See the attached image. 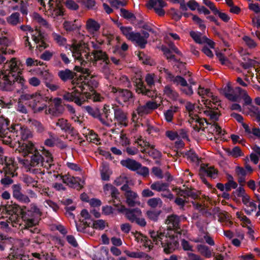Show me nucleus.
Segmentation results:
<instances>
[{"label":"nucleus","mask_w":260,"mask_h":260,"mask_svg":"<svg viewBox=\"0 0 260 260\" xmlns=\"http://www.w3.org/2000/svg\"><path fill=\"white\" fill-rule=\"evenodd\" d=\"M120 164L122 166L133 171H137L141 167L140 163L129 158L121 160Z\"/></svg>","instance_id":"obj_16"},{"label":"nucleus","mask_w":260,"mask_h":260,"mask_svg":"<svg viewBox=\"0 0 260 260\" xmlns=\"http://www.w3.org/2000/svg\"><path fill=\"white\" fill-rule=\"evenodd\" d=\"M200 171L207 174L208 177L215 178L217 174V171L212 167L206 168L204 167H201Z\"/></svg>","instance_id":"obj_41"},{"label":"nucleus","mask_w":260,"mask_h":260,"mask_svg":"<svg viewBox=\"0 0 260 260\" xmlns=\"http://www.w3.org/2000/svg\"><path fill=\"white\" fill-rule=\"evenodd\" d=\"M68 242L74 247H77L78 246V243L73 235H68L66 237Z\"/></svg>","instance_id":"obj_64"},{"label":"nucleus","mask_w":260,"mask_h":260,"mask_svg":"<svg viewBox=\"0 0 260 260\" xmlns=\"http://www.w3.org/2000/svg\"><path fill=\"white\" fill-rule=\"evenodd\" d=\"M157 107L158 106L156 103L148 101L145 105L138 106L137 111L139 116H143L149 113L151 111L157 109Z\"/></svg>","instance_id":"obj_12"},{"label":"nucleus","mask_w":260,"mask_h":260,"mask_svg":"<svg viewBox=\"0 0 260 260\" xmlns=\"http://www.w3.org/2000/svg\"><path fill=\"white\" fill-rule=\"evenodd\" d=\"M8 258L9 260H27L28 257L22 253L21 250L16 247L15 250L10 252L8 256Z\"/></svg>","instance_id":"obj_21"},{"label":"nucleus","mask_w":260,"mask_h":260,"mask_svg":"<svg viewBox=\"0 0 260 260\" xmlns=\"http://www.w3.org/2000/svg\"><path fill=\"white\" fill-rule=\"evenodd\" d=\"M145 81L148 86L149 88H151L154 85V77L152 75L148 74H147Z\"/></svg>","instance_id":"obj_62"},{"label":"nucleus","mask_w":260,"mask_h":260,"mask_svg":"<svg viewBox=\"0 0 260 260\" xmlns=\"http://www.w3.org/2000/svg\"><path fill=\"white\" fill-rule=\"evenodd\" d=\"M120 15L128 20H136V17L133 13L123 8L120 9Z\"/></svg>","instance_id":"obj_47"},{"label":"nucleus","mask_w":260,"mask_h":260,"mask_svg":"<svg viewBox=\"0 0 260 260\" xmlns=\"http://www.w3.org/2000/svg\"><path fill=\"white\" fill-rule=\"evenodd\" d=\"M26 207L24 206H20L18 204H14L11 205H9L7 208V212L8 214L14 213L21 215V218L22 219V216L23 213H24V209H26Z\"/></svg>","instance_id":"obj_19"},{"label":"nucleus","mask_w":260,"mask_h":260,"mask_svg":"<svg viewBox=\"0 0 260 260\" xmlns=\"http://www.w3.org/2000/svg\"><path fill=\"white\" fill-rule=\"evenodd\" d=\"M234 90L235 89L233 90L231 85L228 84L224 88V94L225 97L229 100L233 102H237L239 96L238 94L233 93L235 92Z\"/></svg>","instance_id":"obj_23"},{"label":"nucleus","mask_w":260,"mask_h":260,"mask_svg":"<svg viewBox=\"0 0 260 260\" xmlns=\"http://www.w3.org/2000/svg\"><path fill=\"white\" fill-rule=\"evenodd\" d=\"M150 150H148L147 154L150 157L154 159H160L162 157L161 153L154 148V146L152 145L150 147Z\"/></svg>","instance_id":"obj_38"},{"label":"nucleus","mask_w":260,"mask_h":260,"mask_svg":"<svg viewBox=\"0 0 260 260\" xmlns=\"http://www.w3.org/2000/svg\"><path fill=\"white\" fill-rule=\"evenodd\" d=\"M18 150L22 153L24 157H28L24 159L28 165L35 167L40 164L44 166V157L36 150L32 143L30 141L19 142Z\"/></svg>","instance_id":"obj_3"},{"label":"nucleus","mask_w":260,"mask_h":260,"mask_svg":"<svg viewBox=\"0 0 260 260\" xmlns=\"http://www.w3.org/2000/svg\"><path fill=\"white\" fill-rule=\"evenodd\" d=\"M86 111L91 116L95 118L98 119L103 125H108L107 122L104 120L101 112L98 108H93L90 106H86L85 107Z\"/></svg>","instance_id":"obj_18"},{"label":"nucleus","mask_w":260,"mask_h":260,"mask_svg":"<svg viewBox=\"0 0 260 260\" xmlns=\"http://www.w3.org/2000/svg\"><path fill=\"white\" fill-rule=\"evenodd\" d=\"M54 39L60 45H63L66 44L67 40L66 38L62 37L59 35L57 34H53Z\"/></svg>","instance_id":"obj_60"},{"label":"nucleus","mask_w":260,"mask_h":260,"mask_svg":"<svg viewBox=\"0 0 260 260\" xmlns=\"http://www.w3.org/2000/svg\"><path fill=\"white\" fill-rule=\"evenodd\" d=\"M45 157H44V167L46 168L47 169H49L51 168V166L53 165L51 164V162L53 161V158L52 157L51 154L48 152L46 151L45 153Z\"/></svg>","instance_id":"obj_48"},{"label":"nucleus","mask_w":260,"mask_h":260,"mask_svg":"<svg viewBox=\"0 0 260 260\" xmlns=\"http://www.w3.org/2000/svg\"><path fill=\"white\" fill-rule=\"evenodd\" d=\"M169 79L174 83H176L177 85L180 84L183 87L188 86L186 80L180 76H177L175 77L172 74V77H170Z\"/></svg>","instance_id":"obj_37"},{"label":"nucleus","mask_w":260,"mask_h":260,"mask_svg":"<svg viewBox=\"0 0 260 260\" xmlns=\"http://www.w3.org/2000/svg\"><path fill=\"white\" fill-rule=\"evenodd\" d=\"M192 20L199 25V27L202 30L205 29L206 25L203 23V20H202L198 16L193 15Z\"/></svg>","instance_id":"obj_58"},{"label":"nucleus","mask_w":260,"mask_h":260,"mask_svg":"<svg viewBox=\"0 0 260 260\" xmlns=\"http://www.w3.org/2000/svg\"><path fill=\"white\" fill-rule=\"evenodd\" d=\"M149 234L151 238L153 239V241L155 242L156 244H158V242L160 241L161 242V240L165 236L164 233L158 232H155L154 231H149Z\"/></svg>","instance_id":"obj_36"},{"label":"nucleus","mask_w":260,"mask_h":260,"mask_svg":"<svg viewBox=\"0 0 260 260\" xmlns=\"http://www.w3.org/2000/svg\"><path fill=\"white\" fill-rule=\"evenodd\" d=\"M58 76L63 82L72 80V84H75L73 79L76 76V73L71 70L66 69L64 70H61L58 72Z\"/></svg>","instance_id":"obj_15"},{"label":"nucleus","mask_w":260,"mask_h":260,"mask_svg":"<svg viewBox=\"0 0 260 260\" xmlns=\"http://www.w3.org/2000/svg\"><path fill=\"white\" fill-rule=\"evenodd\" d=\"M10 216L9 218V219L12 222H14L15 223L17 224H20L19 222L20 221V220L22 219L21 218V215L14 214V213H11L9 214Z\"/></svg>","instance_id":"obj_59"},{"label":"nucleus","mask_w":260,"mask_h":260,"mask_svg":"<svg viewBox=\"0 0 260 260\" xmlns=\"http://www.w3.org/2000/svg\"><path fill=\"white\" fill-rule=\"evenodd\" d=\"M9 121L6 119L0 118V137L3 143L10 145L15 137L21 136L23 141L27 140L32 136L30 130L26 127L22 126L20 124L11 125L8 127Z\"/></svg>","instance_id":"obj_2"},{"label":"nucleus","mask_w":260,"mask_h":260,"mask_svg":"<svg viewBox=\"0 0 260 260\" xmlns=\"http://www.w3.org/2000/svg\"><path fill=\"white\" fill-rule=\"evenodd\" d=\"M23 214L22 220L27 221V224L30 227L36 223V221L33 217L34 214L41 215V212L36 204L32 203L30 204L29 209L27 211L24 209V213Z\"/></svg>","instance_id":"obj_6"},{"label":"nucleus","mask_w":260,"mask_h":260,"mask_svg":"<svg viewBox=\"0 0 260 260\" xmlns=\"http://www.w3.org/2000/svg\"><path fill=\"white\" fill-rule=\"evenodd\" d=\"M109 106L105 105L102 110L103 115H105V119L104 120L107 122L108 125H105L107 126H110V123L112 122V113H111L110 109Z\"/></svg>","instance_id":"obj_28"},{"label":"nucleus","mask_w":260,"mask_h":260,"mask_svg":"<svg viewBox=\"0 0 260 260\" xmlns=\"http://www.w3.org/2000/svg\"><path fill=\"white\" fill-rule=\"evenodd\" d=\"M23 181L27 186L32 185V187H36L38 183L37 181L35 180L33 178L28 175H25L24 176L23 178Z\"/></svg>","instance_id":"obj_49"},{"label":"nucleus","mask_w":260,"mask_h":260,"mask_svg":"<svg viewBox=\"0 0 260 260\" xmlns=\"http://www.w3.org/2000/svg\"><path fill=\"white\" fill-rule=\"evenodd\" d=\"M0 163L2 165L5 164L3 169L6 174L11 175L12 177L14 176L13 166L11 162H8L7 161L6 157H1L0 158Z\"/></svg>","instance_id":"obj_24"},{"label":"nucleus","mask_w":260,"mask_h":260,"mask_svg":"<svg viewBox=\"0 0 260 260\" xmlns=\"http://www.w3.org/2000/svg\"><path fill=\"white\" fill-rule=\"evenodd\" d=\"M20 14L18 12L12 13L10 16L7 17V22L13 25H16L19 22Z\"/></svg>","instance_id":"obj_40"},{"label":"nucleus","mask_w":260,"mask_h":260,"mask_svg":"<svg viewBox=\"0 0 260 260\" xmlns=\"http://www.w3.org/2000/svg\"><path fill=\"white\" fill-rule=\"evenodd\" d=\"M62 182L67 184L70 187H74V185L76 184L77 181L75 179L69 175H65L61 176Z\"/></svg>","instance_id":"obj_42"},{"label":"nucleus","mask_w":260,"mask_h":260,"mask_svg":"<svg viewBox=\"0 0 260 260\" xmlns=\"http://www.w3.org/2000/svg\"><path fill=\"white\" fill-rule=\"evenodd\" d=\"M32 39L35 43L38 44L37 48L40 51L49 47V44L47 43V35L42 32L40 29H36L35 33L32 35Z\"/></svg>","instance_id":"obj_7"},{"label":"nucleus","mask_w":260,"mask_h":260,"mask_svg":"<svg viewBox=\"0 0 260 260\" xmlns=\"http://www.w3.org/2000/svg\"><path fill=\"white\" fill-rule=\"evenodd\" d=\"M78 91L77 90H75L72 92H66L63 95L62 98L64 100H66L68 102H73L74 100V98L76 95V94Z\"/></svg>","instance_id":"obj_53"},{"label":"nucleus","mask_w":260,"mask_h":260,"mask_svg":"<svg viewBox=\"0 0 260 260\" xmlns=\"http://www.w3.org/2000/svg\"><path fill=\"white\" fill-rule=\"evenodd\" d=\"M92 54L93 55L95 62L98 60H105L107 55L105 52L100 50H95L92 51Z\"/></svg>","instance_id":"obj_43"},{"label":"nucleus","mask_w":260,"mask_h":260,"mask_svg":"<svg viewBox=\"0 0 260 260\" xmlns=\"http://www.w3.org/2000/svg\"><path fill=\"white\" fill-rule=\"evenodd\" d=\"M171 14L173 19L175 21L179 20L182 16V13L175 8L171 9Z\"/></svg>","instance_id":"obj_54"},{"label":"nucleus","mask_w":260,"mask_h":260,"mask_svg":"<svg viewBox=\"0 0 260 260\" xmlns=\"http://www.w3.org/2000/svg\"><path fill=\"white\" fill-rule=\"evenodd\" d=\"M256 61L250 58H247V62H240V66L244 69H249L252 67L255 66Z\"/></svg>","instance_id":"obj_51"},{"label":"nucleus","mask_w":260,"mask_h":260,"mask_svg":"<svg viewBox=\"0 0 260 260\" xmlns=\"http://www.w3.org/2000/svg\"><path fill=\"white\" fill-rule=\"evenodd\" d=\"M0 89L3 91L15 90L21 94L20 100L28 101L29 106L34 110L42 99L40 93H24L27 89L26 81L22 76V72L19 68L15 58L7 61L3 70L0 71Z\"/></svg>","instance_id":"obj_1"},{"label":"nucleus","mask_w":260,"mask_h":260,"mask_svg":"<svg viewBox=\"0 0 260 260\" xmlns=\"http://www.w3.org/2000/svg\"><path fill=\"white\" fill-rule=\"evenodd\" d=\"M34 18L37 22L41 25L48 28L49 27V24L39 14L35 13L34 14Z\"/></svg>","instance_id":"obj_52"},{"label":"nucleus","mask_w":260,"mask_h":260,"mask_svg":"<svg viewBox=\"0 0 260 260\" xmlns=\"http://www.w3.org/2000/svg\"><path fill=\"white\" fill-rule=\"evenodd\" d=\"M165 94L173 100H177L179 94L169 86H166L164 90Z\"/></svg>","instance_id":"obj_35"},{"label":"nucleus","mask_w":260,"mask_h":260,"mask_svg":"<svg viewBox=\"0 0 260 260\" xmlns=\"http://www.w3.org/2000/svg\"><path fill=\"white\" fill-rule=\"evenodd\" d=\"M120 29L122 33L124 35L127 39L129 40H131L132 38L131 36L132 34H135L136 32L132 31V27H125L123 26H120Z\"/></svg>","instance_id":"obj_45"},{"label":"nucleus","mask_w":260,"mask_h":260,"mask_svg":"<svg viewBox=\"0 0 260 260\" xmlns=\"http://www.w3.org/2000/svg\"><path fill=\"white\" fill-rule=\"evenodd\" d=\"M161 213V210H149L147 212L146 215L150 220L157 221Z\"/></svg>","instance_id":"obj_44"},{"label":"nucleus","mask_w":260,"mask_h":260,"mask_svg":"<svg viewBox=\"0 0 260 260\" xmlns=\"http://www.w3.org/2000/svg\"><path fill=\"white\" fill-rule=\"evenodd\" d=\"M226 152L229 155H231L234 157H238L244 155L240 148L238 146L234 147L232 150H231L230 148H227Z\"/></svg>","instance_id":"obj_34"},{"label":"nucleus","mask_w":260,"mask_h":260,"mask_svg":"<svg viewBox=\"0 0 260 260\" xmlns=\"http://www.w3.org/2000/svg\"><path fill=\"white\" fill-rule=\"evenodd\" d=\"M235 93H238L241 98L244 101V105H250L252 103V99L248 95L247 92L240 87H236L235 88Z\"/></svg>","instance_id":"obj_22"},{"label":"nucleus","mask_w":260,"mask_h":260,"mask_svg":"<svg viewBox=\"0 0 260 260\" xmlns=\"http://www.w3.org/2000/svg\"><path fill=\"white\" fill-rule=\"evenodd\" d=\"M190 37L197 43H201V37L202 36V34L200 32H195L191 31L189 32Z\"/></svg>","instance_id":"obj_56"},{"label":"nucleus","mask_w":260,"mask_h":260,"mask_svg":"<svg viewBox=\"0 0 260 260\" xmlns=\"http://www.w3.org/2000/svg\"><path fill=\"white\" fill-rule=\"evenodd\" d=\"M167 221H168V224H172L173 227L176 230H177L179 229V223H180V218L178 216L176 215H171L168 216ZM167 221H166L167 222Z\"/></svg>","instance_id":"obj_32"},{"label":"nucleus","mask_w":260,"mask_h":260,"mask_svg":"<svg viewBox=\"0 0 260 260\" xmlns=\"http://www.w3.org/2000/svg\"><path fill=\"white\" fill-rule=\"evenodd\" d=\"M185 155L188 158H190V160L192 161H196L198 160V157L197 155L196 154L194 151L192 150L187 151Z\"/></svg>","instance_id":"obj_63"},{"label":"nucleus","mask_w":260,"mask_h":260,"mask_svg":"<svg viewBox=\"0 0 260 260\" xmlns=\"http://www.w3.org/2000/svg\"><path fill=\"white\" fill-rule=\"evenodd\" d=\"M175 190L177 192L178 194L181 196L186 197V196L189 197L193 199H196L198 198V195L194 192L192 191L189 188L185 189L184 190L181 189L180 188H175Z\"/></svg>","instance_id":"obj_26"},{"label":"nucleus","mask_w":260,"mask_h":260,"mask_svg":"<svg viewBox=\"0 0 260 260\" xmlns=\"http://www.w3.org/2000/svg\"><path fill=\"white\" fill-rule=\"evenodd\" d=\"M124 196H125L126 202L127 205L130 207H134L136 205L135 199L137 197V194L132 190H130L125 193Z\"/></svg>","instance_id":"obj_27"},{"label":"nucleus","mask_w":260,"mask_h":260,"mask_svg":"<svg viewBox=\"0 0 260 260\" xmlns=\"http://www.w3.org/2000/svg\"><path fill=\"white\" fill-rule=\"evenodd\" d=\"M15 240L12 238H7L3 235H0V251H3L6 248H9L11 252L16 250Z\"/></svg>","instance_id":"obj_11"},{"label":"nucleus","mask_w":260,"mask_h":260,"mask_svg":"<svg viewBox=\"0 0 260 260\" xmlns=\"http://www.w3.org/2000/svg\"><path fill=\"white\" fill-rule=\"evenodd\" d=\"M29 123H30L32 126L34 127L35 129L39 133H43L45 130V128L43 124L37 120H30Z\"/></svg>","instance_id":"obj_33"},{"label":"nucleus","mask_w":260,"mask_h":260,"mask_svg":"<svg viewBox=\"0 0 260 260\" xmlns=\"http://www.w3.org/2000/svg\"><path fill=\"white\" fill-rule=\"evenodd\" d=\"M92 228L102 230L105 228V221L102 219H98L92 222Z\"/></svg>","instance_id":"obj_50"},{"label":"nucleus","mask_w":260,"mask_h":260,"mask_svg":"<svg viewBox=\"0 0 260 260\" xmlns=\"http://www.w3.org/2000/svg\"><path fill=\"white\" fill-rule=\"evenodd\" d=\"M158 4L159 7H164L166 6V3L163 0H149L147 2L146 6L149 9L156 8L155 6Z\"/></svg>","instance_id":"obj_39"},{"label":"nucleus","mask_w":260,"mask_h":260,"mask_svg":"<svg viewBox=\"0 0 260 260\" xmlns=\"http://www.w3.org/2000/svg\"><path fill=\"white\" fill-rule=\"evenodd\" d=\"M100 24L92 19H89L86 22V28L90 31H97L100 28Z\"/></svg>","instance_id":"obj_30"},{"label":"nucleus","mask_w":260,"mask_h":260,"mask_svg":"<svg viewBox=\"0 0 260 260\" xmlns=\"http://www.w3.org/2000/svg\"><path fill=\"white\" fill-rule=\"evenodd\" d=\"M213 14L215 15H217L219 17L225 22H228L230 19V17L226 13L221 12L218 9H217Z\"/></svg>","instance_id":"obj_57"},{"label":"nucleus","mask_w":260,"mask_h":260,"mask_svg":"<svg viewBox=\"0 0 260 260\" xmlns=\"http://www.w3.org/2000/svg\"><path fill=\"white\" fill-rule=\"evenodd\" d=\"M56 125L59 126L61 130L66 133H68L72 136H77L79 135L78 131L66 119L63 118L58 119Z\"/></svg>","instance_id":"obj_10"},{"label":"nucleus","mask_w":260,"mask_h":260,"mask_svg":"<svg viewBox=\"0 0 260 260\" xmlns=\"http://www.w3.org/2000/svg\"><path fill=\"white\" fill-rule=\"evenodd\" d=\"M147 203L148 205L151 208H155L158 205L159 207H161L162 204V202L159 198H153L149 199Z\"/></svg>","instance_id":"obj_46"},{"label":"nucleus","mask_w":260,"mask_h":260,"mask_svg":"<svg viewBox=\"0 0 260 260\" xmlns=\"http://www.w3.org/2000/svg\"><path fill=\"white\" fill-rule=\"evenodd\" d=\"M160 244L164 248V252L167 254H169L174 251L179 246V242L175 240L174 236L170 237L169 241L167 240L166 242L161 241Z\"/></svg>","instance_id":"obj_13"},{"label":"nucleus","mask_w":260,"mask_h":260,"mask_svg":"<svg viewBox=\"0 0 260 260\" xmlns=\"http://www.w3.org/2000/svg\"><path fill=\"white\" fill-rule=\"evenodd\" d=\"M115 92L117 94L116 101L120 105L127 106L133 104L135 98L133 93L126 89H118Z\"/></svg>","instance_id":"obj_5"},{"label":"nucleus","mask_w":260,"mask_h":260,"mask_svg":"<svg viewBox=\"0 0 260 260\" xmlns=\"http://www.w3.org/2000/svg\"><path fill=\"white\" fill-rule=\"evenodd\" d=\"M169 186V184L168 183L162 182L161 181H157L151 184L150 188L152 190L160 192L168 190Z\"/></svg>","instance_id":"obj_25"},{"label":"nucleus","mask_w":260,"mask_h":260,"mask_svg":"<svg viewBox=\"0 0 260 260\" xmlns=\"http://www.w3.org/2000/svg\"><path fill=\"white\" fill-rule=\"evenodd\" d=\"M243 39L247 45L250 48H254L256 46L255 42L248 36H244Z\"/></svg>","instance_id":"obj_61"},{"label":"nucleus","mask_w":260,"mask_h":260,"mask_svg":"<svg viewBox=\"0 0 260 260\" xmlns=\"http://www.w3.org/2000/svg\"><path fill=\"white\" fill-rule=\"evenodd\" d=\"M114 110V119L116 120L119 125H122L126 127L127 124L126 122L127 117L125 113L120 108H113Z\"/></svg>","instance_id":"obj_14"},{"label":"nucleus","mask_w":260,"mask_h":260,"mask_svg":"<svg viewBox=\"0 0 260 260\" xmlns=\"http://www.w3.org/2000/svg\"><path fill=\"white\" fill-rule=\"evenodd\" d=\"M113 205L115 207L118 208L117 210L119 212H125V215L126 217L131 222H135V221L136 220V218H137L138 216H141L142 214V212L139 208H126L124 206L121 205V203L119 200L118 201V203L117 204L116 203L114 200L113 201Z\"/></svg>","instance_id":"obj_4"},{"label":"nucleus","mask_w":260,"mask_h":260,"mask_svg":"<svg viewBox=\"0 0 260 260\" xmlns=\"http://www.w3.org/2000/svg\"><path fill=\"white\" fill-rule=\"evenodd\" d=\"M197 249L200 253L206 258H210L212 256V252L209 248L204 244H199L197 246Z\"/></svg>","instance_id":"obj_29"},{"label":"nucleus","mask_w":260,"mask_h":260,"mask_svg":"<svg viewBox=\"0 0 260 260\" xmlns=\"http://www.w3.org/2000/svg\"><path fill=\"white\" fill-rule=\"evenodd\" d=\"M11 188L13 197L19 202L23 204H28L30 202L28 196L23 193L20 184H13Z\"/></svg>","instance_id":"obj_8"},{"label":"nucleus","mask_w":260,"mask_h":260,"mask_svg":"<svg viewBox=\"0 0 260 260\" xmlns=\"http://www.w3.org/2000/svg\"><path fill=\"white\" fill-rule=\"evenodd\" d=\"M131 38L132 39L131 41L135 42L141 49L145 48L146 45L147 44V40L144 37H142L140 32H136L135 34H132Z\"/></svg>","instance_id":"obj_20"},{"label":"nucleus","mask_w":260,"mask_h":260,"mask_svg":"<svg viewBox=\"0 0 260 260\" xmlns=\"http://www.w3.org/2000/svg\"><path fill=\"white\" fill-rule=\"evenodd\" d=\"M136 90L138 93H142L152 99L156 96V90L152 87L148 89L146 88L144 83L139 80V81L136 82Z\"/></svg>","instance_id":"obj_9"},{"label":"nucleus","mask_w":260,"mask_h":260,"mask_svg":"<svg viewBox=\"0 0 260 260\" xmlns=\"http://www.w3.org/2000/svg\"><path fill=\"white\" fill-rule=\"evenodd\" d=\"M77 20H75L73 22L69 21H65L63 23V27L67 31H72L78 29L80 25L78 26L77 23Z\"/></svg>","instance_id":"obj_31"},{"label":"nucleus","mask_w":260,"mask_h":260,"mask_svg":"<svg viewBox=\"0 0 260 260\" xmlns=\"http://www.w3.org/2000/svg\"><path fill=\"white\" fill-rule=\"evenodd\" d=\"M53 103L54 107L49 109V113L53 116H58L62 113L61 100L60 98H56L53 99Z\"/></svg>","instance_id":"obj_17"},{"label":"nucleus","mask_w":260,"mask_h":260,"mask_svg":"<svg viewBox=\"0 0 260 260\" xmlns=\"http://www.w3.org/2000/svg\"><path fill=\"white\" fill-rule=\"evenodd\" d=\"M65 5L71 10H77L79 8V6L73 0H67Z\"/></svg>","instance_id":"obj_55"}]
</instances>
